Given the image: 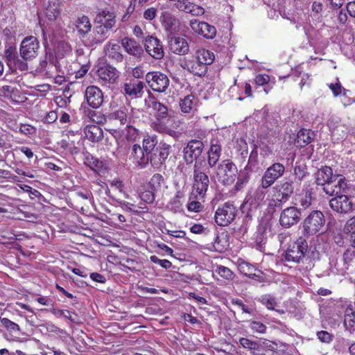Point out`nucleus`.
Masks as SVG:
<instances>
[{
    "label": "nucleus",
    "mask_w": 355,
    "mask_h": 355,
    "mask_svg": "<svg viewBox=\"0 0 355 355\" xmlns=\"http://www.w3.org/2000/svg\"><path fill=\"white\" fill-rule=\"evenodd\" d=\"M130 158L141 167H144L150 159V155L138 144L133 145L130 148Z\"/></svg>",
    "instance_id": "obj_23"
},
{
    "label": "nucleus",
    "mask_w": 355,
    "mask_h": 355,
    "mask_svg": "<svg viewBox=\"0 0 355 355\" xmlns=\"http://www.w3.org/2000/svg\"><path fill=\"white\" fill-rule=\"evenodd\" d=\"M150 260L154 263L160 265L162 268L168 269L171 267L172 263L167 259H160L155 255H152L150 257Z\"/></svg>",
    "instance_id": "obj_56"
},
{
    "label": "nucleus",
    "mask_w": 355,
    "mask_h": 355,
    "mask_svg": "<svg viewBox=\"0 0 355 355\" xmlns=\"http://www.w3.org/2000/svg\"><path fill=\"white\" fill-rule=\"evenodd\" d=\"M149 107L155 112L156 121L153 123L154 130L172 137H177L178 134L172 127L174 119L170 115L168 107L155 99L151 101Z\"/></svg>",
    "instance_id": "obj_1"
},
{
    "label": "nucleus",
    "mask_w": 355,
    "mask_h": 355,
    "mask_svg": "<svg viewBox=\"0 0 355 355\" xmlns=\"http://www.w3.org/2000/svg\"><path fill=\"white\" fill-rule=\"evenodd\" d=\"M145 79L149 87L157 92H165L169 87V78L166 74L159 71L148 72Z\"/></svg>",
    "instance_id": "obj_6"
},
{
    "label": "nucleus",
    "mask_w": 355,
    "mask_h": 355,
    "mask_svg": "<svg viewBox=\"0 0 355 355\" xmlns=\"http://www.w3.org/2000/svg\"><path fill=\"white\" fill-rule=\"evenodd\" d=\"M318 338L323 343H329L332 340L333 336L326 331H320L317 333Z\"/></svg>",
    "instance_id": "obj_59"
},
{
    "label": "nucleus",
    "mask_w": 355,
    "mask_h": 355,
    "mask_svg": "<svg viewBox=\"0 0 355 355\" xmlns=\"http://www.w3.org/2000/svg\"><path fill=\"white\" fill-rule=\"evenodd\" d=\"M328 126L329 127L332 135L335 137H337L338 139H343L347 135V127L344 124H338L336 127H334L333 119H331L328 121Z\"/></svg>",
    "instance_id": "obj_39"
},
{
    "label": "nucleus",
    "mask_w": 355,
    "mask_h": 355,
    "mask_svg": "<svg viewBox=\"0 0 355 355\" xmlns=\"http://www.w3.org/2000/svg\"><path fill=\"white\" fill-rule=\"evenodd\" d=\"M334 176L332 168L324 166L318 169L315 173V183L324 187L327 182L334 178Z\"/></svg>",
    "instance_id": "obj_29"
},
{
    "label": "nucleus",
    "mask_w": 355,
    "mask_h": 355,
    "mask_svg": "<svg viewBox=\"0 0 355 355\" xmlns=\"http://www.w3.org/2000/svg\"><path fill=\"white\" fill-rule=\"evenodd\" d=\"M193 187L196 190L198 194L202 198L207 192L209 180L206 173H193Z\"/></svg>",
    "instance_id": "obj_24"
},
{
    "label": "nucleus",
    "mask_w": 355,
    "mask_h": 355,
    "mask_svg": "<svg viewBox=\"0 0 355 355\" xmlns=\"http://www.w3.org/2000/svg\"><path fill=\"white\" fill-rule=\"evenodd\" d=\"M144 83L137 80H133L128 83H125L123 85L125 94L131 98L141 97L144 93Z\"/></svg>",
    "instance_id": "obj_20"
},
{
    "label": "nucleus",
    "mask_w": 355,
    "mask_h": 355,
    "mask_svg": "<svg viewBox=\"0 0 355 355\" xmlns=\"http://www.w3.org/2000/svg\"><path fill=\"white\" fill-rule=\"evenodd\" d=\"M260 341H254L250 340L247 338H241L239 340V343L241 345L251 352V354L254 351V349H259V343Z\"/></svg>",
    "instance_id": "obj_47"
},
{
    "label": "nucleus",
    "mask_w": 355,
    "mask_h": 355,
    "mask_svg": "<svg viewBox=\"0 0 355 355\" xmlns=\"http://www.w3.org/2000/svg\"><path fill=\"white\" fill-rule=\"evenodd\" d=\"M133 108L130 107H121L111 114L112 119L117 120L121 125L131 124L133 120Z\"/></svg>",
    "instance_id": "obj_21"
},
{
    "label": "nucleus",
    "mask_w": 355,
    "mask_h": 355,
    "mask_svg": "<svg viewBox=\"0 0 355 355\" xmlns=\"http://www.w3.org/2000/svg\"><path fill=\"white\" fill-rule=\"evenodd\" d=\"M97 75L105 83H114L118 78L116 68L107 65L100 67L97 71Z\"/></svg>",
    "instance_id": "obj_28"
},
{
    "label": "nucleus",
    "mask_w": 355,
    "mask_h": 355,
    "mask_svg": "<svg viewBox=\"0 0 355 355\" xmlns=\"http://www.w3.org/2000/svg\"><path fill=\"white\" fill-rule=\"evenodd\" d=\"M313 132L310 130L302 129L297 135V142L300 146L309 144L312 140Z\"/></svg>",
    "instance_id": "obj_44"
},
{
    "label": "nucleus",
    "mask_w": 355,
    "mask_h": 355,
    "mask_svg": "<svg viewBox=\"0 0 355 355\" xmlns=\"http://www.w3.org/2000/svg\"><path fill=\"white\" fill-rule=\"evenodd\" d=\"M7 64L12 72H15L17 70L24 71L28 69L27 63L24 60L20 59L18 55L12 60H11V61H10Z\"/></svg>",
    "instance_id": "obj_42"
},
{
    "label": "nucleus",
    "mask_w": 355,
    "mask_h": 355,
    "mask_svg": "<svg viewBox=\"0 0 355 355\" xmlns=\"http://www.w3.org/2000/svg\"><path fill=\"white\" fill-rule=\"evenodd\" d=\"M121 45L128 54L135 57H140L144 52L142 46L132 38H123L121 41Z\"/></svg>",
    "instance_id": "obj_27"
},
{
    "label": "nucleus",
    "mask_w": 355,
    "mask_h": 355,
    "mask_svg": "<svg viewBox=\"0 0 355 355\" xmlns=\"http://www.w3.org/2000/svg\"><path fill=\"white\" fill-rule=\"evenodd\" d=\"M195 164L193 166V173H207L209 171V166L208 163L206 162L204 158H198L195 159Z\"/></svg>",
    "instance_id": "obj_46"
},
{
    "label": "nucleus",
    "mask_w": 355,
    "mask_h": 355,
    "mask_svg": "<svg viewBox=\"0 0 355 355\" xmlns=\"http://www.w3.org/2000/svg\"><path fill=\"white\" fill-rule=\"evenodd\" d=\"M2 326L6 328L8 331L12 333H16L20 331L19 325L6 318H1L0 320Z\"/></svg>",
    "instance_id": "obj_50"
},
{
    "label": "nucleus",
    "mask_w": 355,
    "mask_h": 355,
    "mask_svg": "<svg viewBox=\"0 0 355 355\" xmlns=\"http://www.w3.org/2000/svg\"><path fill=\"white\" fill-rule=\"evenodd\" d=\"M295 179L301 181L306 175V168L304 166L295 165L293 169Z\"/></svg>",
    "instance_id": "obj_55"
},
{
    "label": "nucleus",
    "mask_w": 355,
    "mask_h": 355,
    "mask_svg": "<svg viewBox=\"0 0 355 355\" xmlns=\"http://www.w3.org/2000/svg\"><path fill=\"white\" fill-rule=\"evenodd\" d=\"M126 139L128 141H135L137 136V130L135 128H134L131 124L126 125Z\"/></svg>",
    "instance_id": "obj_57"
},
{
    "label": "nucleus",
    "mask_w": 355,
    "mask_h": 355,
    "mask_svg": "<svg viewBox=\"0 0 355 355\" xmlns=\"http://www.w3.org/2000/svg\"><path fill=\"white\" fill-rule=\"evenodd\" d=\"M353 254L349 251L347 250L343 254L342 261L344 263V267L341 270L348 269L349 263L352 261Z\"/></svg>",
    "instance_id": "obj_62"
},
{
    "label": "nucleus",
    "mask_w": 355,
    "mask_h": 355,
    "mask_svg": "<svg viewBox=\"0 0 355 355\" xmlns=\"http://www.w3.org/2000/svg\"><path fill=\"white\" fill-rule=\"evenodd\" d=\"M294 182L288 179H284L272 187L273 196L277 203L287 202L294 192Z\"/></svg>",
    "instance_id": "obj_4"
},
{
    "label": "nucleus",
    "mask_w": 355,
    "mask_h": 355,
    "mask_svg": "<svg viewBox=\"0 0 355 355\" xmlns=\"http://www.w3.org/2000/svg\"><path fill=\"white\" fill-rule=\"evenodd\" d=\"M171 146L166 143H161L150 155V162L153 166H158L167 159L170 153Z\"/></svg>",
    "instance_id": "obj_19"
},
{
    "label": "nucleus",
    "mask_w": 355,
    "mask_h": 355,
    "mask_svg": "<svg viewBox=\"0 0 355 355\" xmlns=\"http://www.w3.org/2000/svg\"><path fill=\"white\" fill-rule=\"evenodd\" d=\"M307 250L306 241L300 237L288 248L284 256L285 259L288 261L299 263L304 258Z\"/></svg>",
    "instance_id": "obj_5"
},
{
    "label": "nucleus",
    "mask_w": 355,
    "mask_h": 355,
    "mask_svg": "<svg viewBox=\"0 0 355 355\" xmlns=\"http://www.w3.org/2000/svg\"><path fill=\"white\" fill-rule=\"evenodd\" d=\"M325 224L323 213L318 210L312 211L302 223V232L304 236H312L322 230Z\"/></svg>",
    "instance_id": "obj_3"
},
{
    "label": "nucleus",
    "mask_w": 355,
    "mask_h": 355,
    "mask_svg": "<svg viewBox=\"0 0 355 355\" xmlns=\"http://www.w3.org/2000/svg\"><path fill=\"white\" fill-rule=\"evenodd\" d=\"M221 155V147L217 143L211 142V147L207 153V163L210 168L214 167Z\"/></svg>",
    "instance_id": "obj_32"
},
{
    "label": "nucleus",
    "mask_w": 355,
    "mask_h": 355,
    "mask_svg": "<svg viewBox=\"0 0 355 355\" xmlns=\"http://www.w3.org/2000/svg\"><path fill=\"white\" fill-rule=\"evenodd\" d=\"M236 213V209L233 204L226 202L216 211L215 221L220 226H227L234 220Z\"/></svg>",
    "instance_id": "obj_8"
},
{
    "label": "nucleus",
    "mask_w": 355,
    "mask_h": 355,
    "mask_svg": "<svg viewBox=\"0 0 355 355\" xmlns=\"http://www.w3.org/2000/svg\"><path fill=\"white\" fill-rule=\"evenodd\" d=\"M204 148L203 143L197 139L189 141L184 148V159L187 164H191L201 155Z\"/></svg>",
    "instance_id": "obj_13"
},
{
    "label": "nucleus",
    "mask_w": 355,
    "mask_h": 355,
    "mask_svg": "<svg viewBox=\"0 0 355 355\" xmlns=\"http://www.w3.org/2000/svg\"><path fill=\"white\" fill-rule=\"evenodd\" d=\"M267 188H263L261 186V184H260V187H258L255 191L254 192L253 195L250 198L248 199L246 201V203L248 202L250 200L251 202H250V205H252V204H259L261 201L263 200L266 191V189Z\"/></svg>",
    "instance_id": "obj_43"
},
{
    "label": "nucleus",
    "mask_w": 355,
    "mask_h": 355,
    "mask_svg": "<svg viewBox=\"0 0 355 355\" xmlns=\"http://www.w3.org/2000/svg\"><path fill=\"white\" fill-rule=\"evenodd\" d=\"M343 231L345 234H350V236H352V234H354L355 233V216L350 219H349L343 228Z\"/></svg>",
    "instance_id": "obj_54"
},
{
    "label": "nucleus",
    "mask_w": 355,
    "mask_h": 355,
    "mask_svg": "<svg viewBox=\"0 0 355 355\" xmlns=\"http://www.w3.org/2000/svg\"><path fill=\"white\" fill-rule=\"evenodd\" d=\"M170 50L178 55H185L189 51L187 41L182 37H171L168 40Z\"/></svg>",
    "instance_id": "obj_22"
},
{
    "label": "nucleus",
    "mask_w": 355,
    "mask_h": 355,
    "mask_svg": "<svg viewBox=\"0 0 355 355\" xmlns=\"http://www.w3.org/2000/svg\"><path fill=\"white\" fill-rule=\"evenodd\" d=\"M104 53L107 57L113 61L121 62L123 56L120 52V46L118 43L110 40L106 43L103 48Z\"/></svg>",
    "instance_id": "obj_26"
},
{
    "label": "nucleus",
    "mask_w": 355,
    "mask_h": 355,
    "mask_svg": "<svg viewBox=\"0 0 355 355\" xmlns=\"http://www.w3.org/2000/svg\"><path fill=\"white\" fill-rule=\"evenodd\" d=\"M112 30V28L102 26V25L96 24L92 33L87 37V45L94 47L101 44L110 36Z\"/></svg>",
    "instance_id": "obj_14"
},
{
    "label": "nucleus",
    "mask_w": 355,
    "mask_h": 355,
    "mask_svg": "<svg viewBox=\"0 0 355 355\" xmlns=\"http://www.w3.org/2000/svg\"><path fill=\"white\" fill-rule=\"evenodd\" d=\"M157 144L156 137L153 136H147L143 140V147L142 148L145 150V152L150 155L153 154V152L155 150V147Z\"/></svg>",
    "instance_id": "obj_45"
},
{
    "label": "nucleus",
    "mask_w": 355,
    "mask_h": 355,
    "mask_svg": "<svg viewBox=\"0 0 355 355\" xmlns=\"http://www.w3.org/2000/svg\"><path fill=\"white\" fill-rule=\"evenodd\" d=\"M189 25L195 33L207 39H213L216 36V28L205 21H200L195 19L190 21Z\"/></svg>",
    "instance_id": "obj_16"
},
{
    "label": "nucleus",
    "mask_w": 355,
    "mask_h": 355,
    "mask_svg": "<svg viewBox=\"0 0 355 355\" xmlns=\"http://www.w3.org/2000/svg\"><path fill=\"white\" fill-rule=\"evenodd\" d=\"M85 137L92 142H99L103 138V131L98 125H88L84 129Z\"/></svg>",
    "instance_id": "obj_30"
},
{
    "label": "nucleus",
    "mask_w": 355,
    "mask_h": 355,
    "mask_svg": "<svg viewBox=\"0 0 355 355\" xmlns=\"http://www.w3.org/2000/svg\"><path fill=\"white\" fill-rule=\"evenodd\" d=\"M61 3L58 1H53L49 2L48 6L46 8V16L51 21H54L60 14Z\"/></svg>",
    "instance_id": "obj_37"
},
{
    "label": "nucleus",
    "mask_w": 355,
    "mask_h": 355,
    "mask_svg": "<svg viewBox=\"0 0 355 355\" xmlns=\"http://www.w3.org/2000/svg\"><path fill=\"white\" fill-rule=\"evenodd\" d=\"M19 131L20 132L26 135H31L35 133L36 130L32 125L27 124H21L19 128Z\"/></svg>",
    "instance_id": "obj_61"
},
{
    "label": "nucleus",
    "mask_w": 355,
    "mask_h": 355,
    "mask_svg": "<svg viewBox=\"0 0 355 355\" xmlns=\"http://www.w3.org/2000/svg\"><path fill=\"white\" fill-rule=\"evenodd\" d=\"M85 97L87 103L92 108H98L103 102L102 91L96 86L91 85L86 88Z\"/></svg>",
    "instance_id": "obj_18"
},
{
    "label": "nucleus",
    "mask_w": 355,
    "mask_h": 355,
    "mask_svg": "<svg viewBox=\"0 0 355 355\" xmlns=\"http://www.w3.org/2000/svg\"><path fill=\"white\" fill-rule=\"evenodd\" d=\"M195 98L193 95H187L180 101L181 111L184 113H190L195 106Z\"/></svg>",
    "instance_id": "obj_40"
},
{
    "label": "nucleus",
    "mask_w": 355,
    "mask_h": 355,
    "mask_svg": "<svg viewBox=\"0 0 355 355\" xmlns=\"http://www.w3.org/2000/svg\"><path fill=\"white\" fill-rule=\"evenodd\" d=\"M216 272L226 279H232L234 276V272L230 268L223 266H217Z\"/></svg>",
    "instance_id": "obj_51"
},
{
    "label": "nucleus",
    "mask_w": 355,
    "mask_h": 355,
    "mask_svg": "<svg viewBox=\"0 0 355 355\" xmlns=\"http://www.w3.org/2000/svg\"><path fill=\"white\" fill-rule=\"evenodd\" d=\"M238 270L239 272L245 276L253 277L256 276V268L248 262L241 261L238 265Z\"/></svg>",
    "instance_id": "obj_41"
},
{
    "label": "nucleus",
    "mask_w": 355,
    "mask_h": 355,
    "mask_svg": "<svg viewBox=\"0 0 355 355\" xmlns=\"http://www.w3.org/2000/svg\"><path fill=\"white\" fill-rule=\"evenodd\" d=\"M261 302L265 305L268 309L274 310L275 306L277 305L275 297L270 295H265L261 297Z\"/></svg>",
    "instance_id": "obj_53"
},
{
    "label": "nucleus",
    "mask_w": 355,
    "mask_h": 355,
    "mask_svg": "<svg viewBox=\"0 0 355 355\" xmlns=\"http://www.w3.org/2000/svg\"><path fill=\"white\" fill-rule=\"evenodd\" d=\"M329 206L337 213L348 214L352 211L354 203L348 196L340 194L329 200Z\"/></svg>",
    "instance_id": "obj_11"
},
{
    "label": "nucleus",
    "mask_w": 355,
    "mask_h": 355,
    "mask_svg": "<svg viewBox=\"0 0 355 355\" xmlns=\"http://www.w3.org/2000/svg\"><path fill=\"white\" fill-rule=\"evenodd\" d=\"M284 172V164L279 162L272 164L266 170L261 179L263 188H269L277 180L283 176Z\"/></svg>",
    "instance_id": "obj_7"
},
{
    "label": "nucleus",
    "mask_w": 355,
    "mask_h": 355,
    "mask_svg": "<svg viewBox=\"0 0 355 355\" xmlns=\"http://www.w3.org/2000/svg\"><path fill=\"white\" fill-rule=\"evenodd\" d=\"M195 55L206 67L212 64L215 59L214 53L205 49L197 50Z\"/></svg>",
    "instance_id": "obj_38"
},
{
    "label": "nucleus",
    "mask_w": 355,
    "mask_h": 355,
    "mask_svg": "<svg viewBox=\"0 0 355 355\" xmlns=\"http://www.w3.org/2000/svg\"><path fill=\"white\" fill-rule=\"evenodd\" d=\"M246 168L243 171H240V173H238L237 182L234 186V189L236 191L241 190L243 186L248 182L249 175L248 173L245 172Z\"/></svg>",
    "instance_id": "obj_48"
},
{
    "label": "nucleus",
    "mask_w": 355,
    "mask_h": 355,
    "mask_svg": "<svg viewBox=\"0 0 355 355\" xmlns=\"http://www.w3.org/2000/svg\"><path fill=\"white\" fill-rule=\"evenodd\" d=\"M252 355H277V352L271 349H267L264 342L259 343V349H254Z\"/></svg>",
    "instance_id": "obj_49"
},
{
    "label": "nucleus",
    "mask_w": 355,
    "mask_h": 355,
    "mask_svg": "<svg viewBox=\"0 0 355 355\" xmlns=\"http://www.w3.org/2000/svg\"><path fill=\"white\" fill-rule=\"evenodd\" d=\"M40 48V43L34 36L26 37L21 42L19 53L24 60L35 58Z\"/></svg>",
    "instance_id": "obj_9"
},
{
    "label": "nucleus",
    "mask_w": 355,
    "mask_h": 355,
    "mask_svg": "<svg viewBox=\"0 0 355 355\" xmlns=\"http://www.w3.org/2000/svg\"><path fill=\"white\" fill-rule=\"evenodd\" d=\"M250 328L252 331L260 334L264 333L266 329L265 324L257 321H253L250 323Z\"/></svg>",
    "instance_id": "obj_60"
},
{
    "label": "nucleus",
    "mask_w": 355,
    "mask_h": 355,
    "mask_svg": "<svg viewBox=\"0 0 355 355\" xmlns=\"http://www.w3.org/2000/svg\"><path fill=\"white\" fill-rule=\"evenodd\" d=\"M312 200L311 191L309 190L303 191L295 198V205L301 207L302 209H306L311 205Z\"/></svg>",
    "instance_id": "obj_34"
},
{
    "label": "nucleus",
    "mask_w": 355,
    "mask_h": 355,
    "mask_svg": "<svg viewBox=\"0 0 355 355\" xmlns=\"http://www.w3.org/2000/svg\"><path fill=\"white\" fill-rule=\"evenodd\" d=\"M95 23L97 25H102V26L113 29L116 24L115 15L108 10H102L96 16Z\"/></svg>",
    "instance_id": "obj_25"
},
{
    "label": "nucleus",
    "mask_w": 355,
    "mask_h": 355,
    "mask_svg": "<svg viewBox=\"0 0 355 355\" xmlns=\"http://www.w3.org/2000/svg\"><path fill=\"white\" fill-rule=\"evenodd\" d=\"M160 21L168 31H172L176 28L178 24V19L169 11H163L160 16Z\"/></svg>",
    "instance_id": "obj_31"
},
{
    "label": "nucleus",
    "mask_w": 355,
    "mask_h": 355,
    "mask_svg": "<svg viewBox=\"0 0 355 355\" xmlns=\"http://www.w3.org/2000/svg\"><path fill=\"white\" fill-rule=\"evenodd\" d=\"M145 49L153 58L162 59L164 55L163 46L161 42L153 36H148L145 39Z\"/></svg>",
    "instance_id": "obj_17"
},
{
    "label": "nucleus",
    "mask_w": 355,
    "mask_h": 355,
    "mask_svg": "<svg viewBox=\"0 0 355 355\" xmlns=\"http://www.w3.org/2000/svg\"><path fill=\"white\" fill-rule=\"evenodd\" d=\"M347 187L346 178L340 174H334V178L322 189L326 194L336 196L345 192Z\"/></svg>",
    "instance_id": "obj_10"
},
{
    "label": "nucleus",
    "mask_w": 355,
    "mask_h": 355,
    "mask_svg": "<svg viewBox=\"0 0 355 355\" xmlns=\"http://www.w3.org/2000/svg\"><path fill=\"white\" fill-rule=\"evenodd\" d=\"M178 8L187 13H190L193 16H200L205 12L204 9L201 6L190 2L179 4Z\"/></svg>",
    "instance_id": "obj_35"
},
{
    "label": "nucleus",
    "mask_w": 355,
    "mask_h": 355,
    "mask_svg": "<svg viewBox=\"0 0 355 355\" xmlns=\"http://www.w3.org/2000/svg\"><path fill=\"white\" fill-rule=\"evenodd\" d=\"M238 168L230 159L223 160L216 168V177L218 181L224 186H230L236 180Z\"/></svg>",
    "instance_id": "obj_2"
},
{
    "label": "nucleus",
    "mask_w": 355,
    "mask_h": 355,
    "mask_svg": "<svg viewBox=\"0 0 355 355\" xmlns=\"http://www.w3.org/2000/svg\"><path fill=\"white\" fill-rule=\"evenodd\" d=\"M4 53L7 64L18 55L16 46L12 44L6 46Z\"/></svg>",
    "instance_id": "obj_52"
},
{
    "label": "nucleus",
    "mask_w": 355,
    "mask_h": 355,
    "mask_svg": "<svg viewBox=\"0 0 355 355\" xmlns=\"http://www.w3.org/2000/svg\"><path fill=\"white\" fill-rule=\"evenodd\" d=\"M180 66L195 76H203L207 71V67L204 65L196 55L191 58H184L181 61Z\"/></svg>",
    "instance_id": "obj_15"
},
{
    "label": "nucleus",
    "mask_w": 355,
    "mask_h": 355,
    "mask_svg": "<svg viewBox=\"0 0 355 355\" xmlns=\"http://www.w3.org/2000/svg\"><path fill=\"white\" fill-rule=\"evenodd\" d=\"M76 27L80 37L84 38L91 31L92 24L88 17L83 15L76 21Z\"/></svg>",
    "instance_id": "obj_33"
},
{
    "label": "nucleus",
    "mask_w": 355,
    "mask_h": 355,
    "mask_svg": "<svg viewBox=\"0 0 355 355\" xmlns=\"http://www.w3.org/2000/svg\"><path fill=\"white\" fill-rule=\"evenodd\" d=\"M187 209L190 211L200 212L202 209V205L200 202L191 201L188 203Z\"/></svg>",
    "instance_id": "obj_63"
},
{
    "label": "nucleus",
    "mask_w": 355,
    "mask_h": 355,
    "mask_svg": "<svg viewBox=\"0 0 355 355\" xmlns=\"http://www.w3.org/2000/svg\"><path fill=\"white\" fill-rule=\"evenodd\" d=\"M140 198L146 203H152L155 200V195L151 191H144L139 195Z\"/></svg>",
    "instance_id": "obj_58"
},
{
    "label": "nucleus",
    "mask_w": 355,
    "mask_h": 355,
    "mask_svg": "<svg viewBox=\"0 0 355 355\" xmlns=\"http://www.w3.org/2000/svg\"><path fill=\"white\" fill-rule=\"evenodd\" d=\"M14 92V87L10 85H4L0 88V95L6 97H11L12 93Z\"/></svg>",
    "instance_id": "obj_64"
},
{
    "label": "nucleus",
    "mask_w": 355,
    "mask_h": 355,
    "mask_svg": "<svg viewBox=\"0 0 355 355\" xmlns=\"http://www.w3.org/2000/svg\"><path fill=\"white\" fill-rule=\"evenodd\" d=\"M344 325L350 333L355 331V310L351 306L345 310Z\"/></svg>",
    "instance_id": "obj_36"
},
{
    "label": "nucleus",
    "mask_w": 355,
    "mask_h": 355,
    "mask_svg": "<svg viewBox=\"0 0 355 355\" xmlns=\"http://www.w3.org/2000/svg\"><path fill=\"white\" fill-rule=\"evenodd\" d=\"M301 216V209L294 206L286 207L281 212L279 223L284 227H290L300 221Z\"/></svg>",
    "instance_id": "obj_12"
}]
</instances>
